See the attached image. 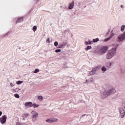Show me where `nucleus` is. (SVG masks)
Instances as JSON below:
<instances>
[{
    "mask_svg": "<svg viewBox=\"0 0 125 125\" xmlns=\"http://www.w3.org/2000/svg\"><path fill=\"white\" fill-rule=\"evenodd\" d=\"M16 91H19V90H20V89H19V88H16L15 89Z\"/></svg>",
    "mask_w": 125,
    "mask_h": 125,
    "instance_id": "34",
    "label": "nucleus"
},
{
    "mask_svg": "<svg viewBox=\"0 0 125 125\" xmlns=\"http://www.w3.org/2000/svg\"><path fill=\"white\" fill-rule=\"evenodd\" d=\"M125 40V31L123 33L117 36V41L118 42H123Z\"/></svg>",
    "mask_w": 125,
    "mask_h": 125,
    "instance_id": "5",
    "label": "nucleus"
},
{
    "mask_svg": "<svg viewBox=\"0 0 125 125\" xmlns=\"http://www.w3.org/2000/svg\"><path fill=\"white\" fill-rule=\"evenodd\" d=\"M109 66H112V63L109 62Z\"/></svg>",
    "mask_w": 125,
    "mask_h": 125,
    "instance_id": "36",
    "label": "nucleus"
},
{
    "mask_svg": "<svg viewBox=\"0 0 125 125\" xmlns=\"http://www.w3.org/2000/svg\"><path fill=\"white\" fill-rule=\"evenodd\" d=\"M15 97H16V98H19L20 97V96H19V95L18 94H15L14 95Z\"/></svg>",
    "mask_w": 125,
    "mask_h": 125,
    "instance_id": "30",
    "label": "nucleus"
},
{
    "mask_svg": "<svg viewBox=\"0 0 125 125\" xmlns=\"http://www.w3.org/2000/svg\"><path fill=\"white\" fill-rule=\"evenodd\" d=\"M1 115H2V112L0 111V117L1 116Z\"/></svg>",
    "mask_w": 125,
    "mask_h": 125,
    "instance_id": "35",
    "label": "nucleus"
},
{
    "mask_svg": "<svg viewBox=\"0 0 125 125\" xmlns=\"http://www.w3.org/2000/svg\"><path fill=\"white\" fill-rule=\"evenodd\" d=\"M6 119H7V117L6 115H3L2 117L0 118V123L2 125L5 124L6 123Z\"/></svg>",
    "mask_w": 125,
    "mask_h": 125,
    "instance_id": "8",
    "label": "nucleus"
},
{
    "mask_svg": "<svg viewBox=\"0 0 125 125\" xmlns=\"http://www.w3.org/2000/svg\"><path fill=\"white\" fill-rule=\"evenodd\" d=\"M24 83V81H19L16 82L17 84H21V83Z\"/></svg>",
    "mask_w": 125,
    "mask_h": 125,
    "instance_id": "24",
    "label": "nucleus"
},
{
    "mask_svg": "<svg viewBox=\"0 0 125 125\" xmlns=\"http://www.w3.org/2000/svg\"><path fill=\"white\" fill-rule=\"evenodd\" d=\"M10 85L11 87H13V86H14V84L13 83H10Z\"/></svg>",
    "mask_w": 125,
    "mask_h": 125,
    "instance_id": "33",
    "label": "nucleus"
},
{
    "mask_svg": "<svg viewBox=\"0 0 125 125\" xmlns=\"http://www.w3.org/2000/svg\"><path fill=\"white\" fill-rule=\"evenodd\" d=\"M92 48V47H91V46H87V47L84 48V49L85 50H86V51H88V50H89V49H91Z\"/></svg>",
    "mask_w": 125,
    "mask_h": 125,
    "instance_id": "20",
    "label": "nucleus"
},
{
    "mask_svg": "<svg viewBox=\"0 0 125 125\" xmlns=\"http://www.w3.org/2000/svg\"><path fill=\"white\" fill-rule=\"evenodd\" d=\"M24 21L23 17L19 18L17 21V23H21Z\"/></svg>",
    "mask_w": 125,
    "mask_h": 125,
    "instance_id": "12",
    "label": "nucleus"
},
{
    "mask_svg": "<svg viewBox=\"0 0 125 125\" xmlns=\"http://www.w3.org/2000/svg\"><path fill=\"white\" fill-rule=\"evenodd\" d=\"M8 35V34H5V36H7Z\"/></svg>",
    "mask_w": 125,
    "mask_h": 125,
    "instance_id": "38",
    "label": "nucleus"
},
{
    "mask_svg": "<svg viewBox=\"0 0 125 125\" xmlns=\"http://www.w3.org/2000/svg\"><path fill=\"white\" fill-rule=\"evenodd\" d=\"M74 6H75V1H72L71 2L69 3V4H68V9H73V8H74Z\"/></svg>",
    "mask_w": 125,
    "mask_h": 125,
    "instance_id": "11",
    "label": "nucleus"
},
{
    "mask_svg": "<svg viewBox=\"0 0 125 125\" xmlns=\"http://www.w3.org/2000/svg\"><path fill=\"white\" fill-rule=\"evenodd\" d=\"M38 99L40 101H42V100H43V97H42V96H40L38 97Z\"/></svg>",
    "mask_w": 125,
    "mask_h": 125,
    "instance_id": "22",
    "label": "nucleus"
},
{
    "mask_svg": "<svg viewBox=\"0 0 125 125\" xmlns=\"http://www.w3.org/2000/svg\"><path fill=\"white\" fill-rule=\"evenodd\" d=\"M112 38H113V36L111 35L109 37L104 39V42H108V41H110V40H111V39H112Z\"/></svg>",
    "mask_w": 125,
    "mask_h": 125,
    "instance_id": "14",
    "label": "nucleus"
},
{
    "mask_svg": "<svg viewBox=\"0 0 125 125\" xmlns=\"http://www.w3.org/2000/svg\"><path fill=\"white\" fill-rule=\"evenodd\" d=\"M46 43H50V39L47 38L46 40Z\"/></svg>",
    "mask_w": 125,
    "mask_h": 125,
    "instance_id": "29",
    "label": "nucleus"
},
{
    "mask_svg": "<svg viewBox=\"0 0 125 125\" xmlns=\"http://www.w3.org/2000/svg\"><path fill=\"white\" fill-rule=\"evenodd\" d=\"M93 42H99V38H96V39H93V41H92Z\"/></svg>",
    "mask_w": 125,
    "mask_h": 125,
    "instance_id": "21",
    "label": "nucleus"
},
{
    "mask_svg": "<svg viewBox=\"0 0 125 125\" xmlns=\"http://www.w3.org/2000/svg\"><path fill=\"white\" fill-rule=\"evenodd\" d=\"M39 72H40V70L38 68L35 69L34 71V74H37V73H39Z\"/></svg>",
    "mask_w": 125,
    "mask_h": 125,
    "instance_id": "27",
    "label": "nucleus"
},
{
    "mask_svg": "<svg viewBox=\"0 0 125 125\" xmlns=\"http://www.w3.org/2000/svg\"><path fill=\"white\" fill-rule=\"evenodd\" d=\"M55 52H56V53H58V52H61V49H57L55 50Z\"/></svg>",
    "mask_w": 125,
    "mask_h": 125,
    "instance_id": "31",
    "label": "nucleus"
},
{
    "mask_svg": "<svg viewBox=\"0 0 125 125\" xmlns=\"http://www.w3.org/2000/svg\"><path fill=\"white\" fill-rule=\"evenodd\" d=\"M104 91H101V95L103 98H107L111 94H114L117 92L116 89L112 88L109 85H105L104 86Z\"/></svg>",
    "mask_w": 125,
    "mask_h": 125,
    "instance_id": "1",
    "label": "nucleus"
},
{
    "mask_svg": "<svg viewBox=\"0 0 125 125\" xmlns=\"http://www.w3.org/2000/svg\"><path fill=\"white\" fill-rule=\"evenodd\" d=\"M46 123H57L58 122V119L56 118H51L46 120Z\"/></svg>",
    "mask_w": 125,
    "mask_h": 125,
    "instance_id": "6",
    "label": "nucleus"
},
{
    "mask_svg": "<svg viewBox=\"0 0 125 125\" xmlns=\"http://www.w3.org/2000/svg\"><path fill=\"white\" fill-rule=\"evenodd\" d=\"M17 125H27V124L25 123H17Z\"/></svg>",
    "mask_w": 125,
    "mask_h": 125,
    "instance_id": "28",
    "label": "nucleus"
},
{
    "mask_svg": "<svg viewBox=\"0 0 125 125\" xmlns=\"http://www.w3.org/2000/svg\"><path fill=\"white\" fill-rule=\"evenodd\" d=\"M121 7H123V6H122V5H121Z\"/></svg>",
    "mask_w": 125,
    "mask_h": 125,
    "instance_id": "39",
    "label": "nucleus"
},
{
    "mask_svg": "<svg viewBox=\"0 0 125 125\" xmlns=\"http://www.w3.org/2000/svg\"><path fill=\"white\" fill-rule=\"evenodd\" d=\"M29 117V114L28 113H24L22 114L21 115V119L23 121H25L26 119H28Z\"/></svg>",
    "mask_w": 125,
    "mask_h": 125,
    "instance_id": "10",
    "label": "nucleus"
},
{
    "mask_svg": "<svg viewBox=\"0 0 125 125\" xmlns=\"http://www.w3.org/2000/svg\"><path fill=\"white\" fill-rule=\"evenodd\" d=\"M65 47V44H59L57 48H64Z\"/></svg>",
    "mask_w": 125,
    "mask_h": 125,
    "instance_id": "16",
    "label": "nucleus"
},
{
    "mask_svg": "<svg viewBox=\"0 0 125 125\" xmlns=\"http://www.w3.org/2000/svg\"><path fill=\"white\" fill-rule=\"evenodd\" d=\"M31 115H32V122H33V123H36V122H37V119H38L39 117V113L35 110H33L31 112Z\"/></svg>",
    "mask_w": 125,
    "mask_h": 125,
    "instance_id": "4",
    "label": "nucleus"
},
{
    "mask_svg": "<svg viewBox=\"0 0 125 125\" xmlns=\"http://www.w3.org/2000/svg\"><path fill=\"white\" fill-rule=\"evenodd\" d=\"M40 106V104H32V107L34 108H38Z\"/></svg>",
    "mask_w": 125,
    "mask_h": 125,
    "instance_id": "19",
    "label": "nucleus"
},
{
    "mask_svg": "<svg viewBox=\"0 0 125 125\" xmlns=\"http://www.w3.org/2000/svg\"><path fill=\"white\" fill-rule=\"evenodd\" d=\"M120 116L122 119L125 117V110L123 108L119 109Z\"/></svg>",
    "mask_w": 125,
    "mask_h": 125,
    "instance_id": "7",
    "label": "nucleus"
},
{
    "mask_svg": "<svg viewBox=\"0 0 125 125\" xmlns=\"http://www.w3.org/2000/svg\"><path fill=\"white\" fill-rule=\"evenodd\" d=\"M24 106L26 108H30L31 107H33V103L31 102H27L25 103Z\"/></svg>",
    "mask_w": 125,
    "mask_h": 125,
    "instance_id": "9",
    "label": "nucleus"
},
{
    "mask_svg": "<svg viewBox=\"0 0 125 125\" xmlns=\"http://www.w3.org/2000/svg\"><path fill=\"white\" fill-rule=\"evenodd\" d=\"M93 78H90L88 80L86 81V83H93Z\"/></svg>",
    "mask_w": 125,
    "mask_h": 125,
    "instance_id": "15",
    "label": "nucleus"
},
{
    "mask_svg": "<svg viewBox=\"0 0 125 125\" xmlns=\"http://www.w3.org/2000/svg\"><path fill=\"white\" fill-rule=\"evenodd\" d=\"M38 27H37V26H33V28H32V30L33 31V32H36V31H37V29Z\"/></svg>",
    "mask_w": 125,
    "mask_h": 125,
    "instance_id": "26",
    "label": "nucleus"
},
{
    "mask_svg": "<svg viewBox=\"0 0 125 125\" xmlns=\"http://www.w3.org/2000/svg\"><path fill=\"white\" fill-rule=\"evenodd\" d=\"M116 52H117V47L112 48L106 54V59H111L116 55Z\"/></svg>",
    "mask_w": 125,
    "mask_h": 125,
    "instance_id": "2",
    "label": "nucleus"
},
{
    "mask_svg": "<svg viewBox=\"0 0 125 125\" xmlns=\"http://www.w3.org/2000/svg\"><path fill=\"white\" fill-rule=\"evenodd\" d=\"M84 116H86V115L85 114L82 115V117H84Z\"/></svg>",
    "mask_w": 125,
    "mask_h": 125,
    "instance_id": "37",
    "label": "nucleus"
},
{
    "mask_svg": "<svg viewBox=\"0 0 125 125\" xmlns=\"http://www.w3.org/2000/svg\"><path fill=\"white\" fill-rule=\"evenodd\" d=\"M108 49H109L108 46H104L98 48V50L96 51V52L97 53H98V54H99L100 55H103L104 54H105V53H106L107 51H108Z\"/></svg>",
    "mask_w": 125,
    "mask_h": 125,
    "instance_id": "3",
    "label": "nucleus"
},
{
    "mask_svg": "<svg viewBox=\"0 0 125 125\" xmlns=\"http://www.w3.org/2000/svg\"><path fill=\"white\" fill-rule=\"evenodd\" d=\"M84 44H85V45H88V44H93V42L92 41H90L89 40L88 41L85 42Z\"/></svg>",
    "mask_w": 125,
    "mask_h": 125,
    "instance_id": "13",
    "label": "nucleus"
},
{
    "mask_svg": "<svg viewBox=\"0 0 125 125\" xmlns=\"http://www.w3.org/2000/svg\"><path fill=\"white\" fill-rule=\"evenodd\" d=\"M125 24H124L121 26V32H125Z\"/></svg>",
    "mask_w": 125,
    "mask_h": 125,
    "instance_id": "18",
    "label": "nucleus"
},
{
    "mask_svg": "<svg viewBox=\"0 0 125 125\" xmlns=\"http://www.w3.org/2000/svg\"><path fill=\"white\" fill-rule=\"evenodd\" d=\"M54 45L55 46H57L58 45V42H55L54 43Z\"/></svg>",
    "mask_w": 125,
    "mask_h": 125,
    "instance_id": "32",
    "label": "nucleus"
},
{
    "mask_svg": "<svg viewBox=\"0 0 125 125\" xmlns=\"http://www.w3.org/2000/svg\"><path fill=\"white\" fill-rule=\"evenodd\" d=\"M102 71L103 72H106V71H107V68H106L105 66H103L102 68Z\"/></svg>",
    "mask_w": 125,
    "mask_h": 125,
    "instance_id": "23",
    "label": "nucleus"
},
{
    "mask_svg": "<svg viewBox=\"0 0 125 125\" xmlns=\"http://www.w3.org/2000/svg\"><path fill=\"white\" fill-rule=\"evenodd\" d=\"M93 69L96 72V71H97V70H99L100 68H99V66H97L93 67Z\"/></svg>",
    "mask_w": 125,
    "mask_h": 125,
    "instance_id": "25",
    "label": "nucleus"
},
{
    "mask_svg": "<svg viewBox=\"0 0 125 125\" xmlns=\"http://www.w3.org/2000/svg\"><path fill=\"white\" fill-rule=\"evenodd\" d=\"M96 73V71H95V70H94L93 68H92V70L90 72V75H94Z\"/></svg>",
    "mask_w": 125,
    "mask_h": 125,
    "instance_id": "17",
    "label": "nucleus"
}]
</instances>
